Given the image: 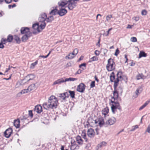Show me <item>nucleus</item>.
Masks as SVG:
<instances>
[{"mask_svg": "<svg viewBox=\"0 0 150 150\" xmlns=\"http://www.w3.org/2000/svg\"><path fill=\"white\" fill-rule=\"evenodd\" d=\"M1 42H2L3 44H5L7 42V40L2 38L1 40Z\"/></svg>", "mask_w": 150, "mask_h": 150, "instance_id": "nucleus-43", "label": "nucleus"}, {"mask_svg": "<svg viewBox=\"0 0 150 150\" xmlns=\"http://www.w3.org/2000/svg\"><path fill=\"white\" fill-rule=\"evenodd\" d=\"M130 40L132 42H135L137 41V39L136 37H132L130 38Z\"/></svg>", "mask_w": 150, "mask_h": 150, "instance_id": "nucleus-41", "label": "nucleus"}, {"mask_svg": "<svg viewBox=\"0 0 150 150\" xmlns=\"http://www.w3.org/2000/svg\"><path fill=\"white\" fill-rule=\"evenodd\" d=\"M76 141L79 144L81 145L83 144V140L80 136L79 135L77 136L76 137Z\"/></svg>", "mask_w": 150, "mask_h": 150, "instance_id": "nucleus-24", "label": "nucleus"}, {"mask_svg": "<svg viewBox=\"0 0 150 150\" xmlns=\"http://www.w3.org/2000/svg\"><path fill=\"white\" fill-rule=\"evenodd\" d=\"M68 8L70 10H72L76 6V3L74 0H68L67 1Z\"/></svg>", "mask_w": 150, "mask_h": 150, "instance_id": "nucleus-5", "label": "nucleus"}, {"mask_svg": "<svg viewBox=\"0 0 150 150\" xmlns=\"http://www.w3.org/2000/svg\"><path fill=\"white\" fill-rule=\"evenodd\" d=\"M147 13V12L146 10H143L141 13V14L142 15L145 16L146 15Z\"/></svg>", "mask_w": 150, "mask_h": 150, "instance_id": "nucleus-48", "label": "nucleus"}, {"mask_svg": "<svg viewBox=\"0 0 150 150\" xmlns=\"http://www.w3.org/2000/svg\"><path fill=\"white\" fill-rule=\"evenodd\" d=\"M144 76L142 74H139L136 76V79L137 80H139L140 79H144Z\"/></svg>", "mask_w": 150, "mask_h": 150, "instance_id": "nucleus-36", "label": "nucleus"}, {"mask_svg": "<svg viewBox=\"0 0 150 150\" xmlns=\"http://www.w3.org/2000/svg\"><path fill=\"white\" fill-rule=\"evenodd\" d=\"M58 10L57 8L53 9L51 10L50 13V14H51L52 15H55L57 13V14Z\"/></svg>", "mask_w": 150, "mask_h": 150, "instance_id": "nucleus-28", "label": "nucleus"}, {"mask_svg": "<svg viewBox=\"0 0 150 150\" xmlns=\"http://www.w3.org/2000/svg\"><path fill=\"white\" fill-rule=\"evenodd\" d=\"M108 112L109 109L108 107H106L102 110V113L105 116L108 113Z\"/></svg>", "mask_w": 150, "mask_h": 150, "instance_id": "nucleus-27", "label": "nucleus"}, {"mask_svg": "<svg viewBox=\"0 0 150 150\" xmlns=\"http://www.w3.org/2000/svg\"><path fill=\"white\" fill-rule=\"evenodd\" d=\"M147 54L143 51H140L139 54V58H140L142 57H146Z\"/></svg>", "mask_w": 150, "mask_h": 150, "instance_id": "nucleus-31", "label": "nucleus"}, {"mask_svg": "<svg viewBox=\"0 0 150 150\" xmlns=\"http://www.w3.org/2000/svg\"><path fill=\"white\" fill-rule=\"evenodd\" d=\"M38 61H36L35 62L32 63L31 64V66L30 68L31 69H33L34 68L35 65H36L38 63Z\"/></svg>", "mask_w": 150, "mask_h": 150, "instance_id": "nucleus-40", "label": "nucleus"}, {"mask_svg": "<svg viewBox=\"0 0 150 150\" xmlns=\"http://www.w3.org/2000/svg\"><path fill=\"white\" fill-rule=\"evenodd\" d=\"M81 136L83 138L85 139V142H88V139L86 138V135L85 133L83 132L81 134Z\"/></svg>", "mask_w": 150, "mask_h": 150, "instance_id": "nucleus-38", "label": "nucleus"}, {"mask_svg": "<svg viewBox=\"0 0 150 150\" xmlns=\"http://www.w3.org/2000/svg\"><path fill=\"white\" fill-rule=\"evenodd\" d=\"M98 57L94 56L91 58V60L90 62L93 61H97L98 60Z\"/></svg>", "mask_w": 150, "mask_h": 150, "instance_id": "nucleus-42", "label": "nucleus"}, {"mask_svg": "<svg viewBox=\"0 0 150 150\" xmlns=\"http://www.w3.org/2000/svg\"><path fill=\"white\" fill-rule=\"evenodd\" d=\"M58 97L62 99L65 100L68 98L69 94L67 92H65L63 93H60L58 94Z\"/></svg>", "mask_w": 150, "mask_h": 150, "instance_id": "nucleus-12", "label": "nucleus"}, {"mask_svg": "<svg viewBox=\"0 0 150 150\" xmlns=\"http://www.w3.org/2000/svg\"><path fill=\"white\" fill-rule=\"evenodd\" d=\"M5 2L7 4L11 3L12 1V0H4Z\"/></svg>", "mask_w": 150, "mask_h": 150, "instance_id": "nucleus-57", "label": "nucleus"}, {"mask_svg": "<svg viewBox=\"0 0 150 150\" xmlns=\"http://www.w3.org/2000/svg\"><path fill=\"white\" fill-rule=\"evenodd\" d=\"M69 92L71 98H74L75 97V92L74 91L69 90Z\"/></svg>", "mask_w": 150, "mask_h": 150, "instance_id": "nucleus-37", "label": "nucleus"}, {"mask_svg": "<svg viewBox=\"0 0 150 150\" xmlns=\"http://www.w3.org/2000/svg\"><path fill=\"white\" fill-rule=\"evenodd\" d=\"M28 115L31 117H33V114L32 113V110H30L28 111Z\"/></svg>", "mask_w": 150, "mask_h": 150, "instance_id": "nucleus-50", "label": "nucleus"}, {"mask_svg": "<svg viewBox=\"0 0 150 150\" xmlns=\"http://www.w3.org/2000/svg\"><path fill=\"white\" fill-rule=\"evenodd\" d=\"M13 38V36L11 35H9L8 36L7 38V41L8 42H11L12 41Z\"/></svg>", "mask_w": 150, "mask_h": 150, "instance_id": "nucleus-34", "label": "nucleus"}, {"mask_svg": "<svg viewBox=\"0 0 150 150\" xmlns=\"http://www.w3.org/2000/svg\"><path fill=\"white\" fill-rule=\"evenodd\" d=\"M11 68H14V69L16 68V67H12V66H9V68H8V69H6V71H5V72H8V71L9 70H10V69H11Z\"/></svg>", "mask_w": 150, "mask_h": 150, "instance_id": "nucleus-56", "label": "nucleus"}, {"mask_svg": "<svg viewBox=\"0 0 150 150\" xmlns=\"http://www.w3.org/2000/svg\"><path fill=\"white\" fill-rule=\"evenodd\" d=\"M132 127L133 128H132V129L131 130V131H134L136 129L138 128V125H135V126H133Z\"/></svg>", "mask_w": 150, "mask_h": 150, "instance_id": "nucleus-52", "label": "nucleus"}, {"mask_svg": "<svg viewBox=\"0 0 150 150\" xmlns=\"http://www.w3.org/2000/svg\"><path fill=\"white\" fill-rule=\"evenodd\" d=\"M12 129L11 128H9L7 129L4 132V134L5 137L7 138H9L12 132Z\"/></svg>", "mask_w": 150, "mask_h": 150, "instance_id": "nucleus-14", "label": "nucleus"}, {"mask_svg": "<svg viewBox=\"0 0 150 150\" xmlns=\"http://www.w3.org/2000/svg\"><path fill=\"white\" fill-rule=\"evenodd\" d=\"M71 147H72L73 146H75L76 145V142L74 141L73 142L72 141L71 142Z\"/></svg>", "mask_w": 150, "mask_h": 150, "instance_id": "nucleus-53", "label": "nucleus"}, {"mask_svg": "<svg viewBox=\"0 0 150 150\" xmlns=\"http://www.w3.org/2000/svg\"><path fill=\"white\" fill-rule=\"evenodd\" d=\"M29 91L28 88L27 89H24L22 90L21 91L20 93L21 94H24L26 93H27Z\"/></svg>", "mask_w": 150, "mask_h": 150, "instance_id": "nucleus-45", "label": "nucleus"}, {"mask_svg": "<svg viewBox=\"0 0 150 150\" xmlns=\"http://www.w3.org/2000/svg\"><path fill=\"white\" fill-rule=\"evenodd\" d=\"M142 90V89L141 87H139L138 88L134 93L133 97L134 98H137L139 94L141 92Z\"/></svg>", "mask_w": 150, "mask_h": 150, "instance_id": "nucleus-18", "label": "nucleus"}, {"mask_svg": "<svg viewBox=\"0 0 150 150\" xmlns=\"http://www.w3.org/2000/svg\"><path fill=\"white\" fill-rule=\"evenodd\" d=\"M148 104H144V105L141 106L139 109V110H141L144 108Z\"/></svg>", "mask_w": 150, "mask_h": 150, "instance_id": "nucleus-49", "label": "nucleus"}, {"mask_svg": "<svg viewBox=\"0 0 150 150\" xmlns=\"http://www.w3.org/2000/svg\"><path fill=\"white\" fill-rule=\"evenodd\" d=\"M120 52L118 48H117L115 50V53L114 55L116 56H117V55L119 54Z\"/></svg>", "mask_w": 150, "mask_h": 150, "instance_id": "nucleus-51", "label": "nucleus"}, {"mask_svg": "<svg viewBox=\"0 0 150 150\" xmlns=\"http://www.w3.org/2000/svg\"><path fill=\"white\" fill-rule=\"evenodd\" d=\"M47 17V15L45 13H42L39 16L38 20L39 22L42 23L40 25V26L41 30L43 29L45 27L46 24L45 21H46Z\"/></svg>", "mask_w": 150, "mask_h": 150, "instance_id": "nucleus-2", "label": "nucleus"}, {"mask_svg": "<svg viewBox=\"0 0 150 150\" xmlns=\"http://www.w3.org/2000/svg\"><path fill=\"white\" fill-rule=\"evenodd\" d=\"M111 74L110 76V81L111 82H113L115 79V76L114 75V72H112L111 73Z\"/></svg>", "mask_w": 150, "mask_h": 150, "instance_id": "nucleus-32", "label": "nucleus"}, {"mask_svg": "<svg viewBox=\"0 0 150 150\" xmlns=\"http://www.w3.org/2000/svg\"><path fill=\"white\" fill-rule=\"evenodd\" d=\"M53 20V17L52 16H51L49 17L46 18V21L47 23H50Z\"/></svg>", "mask_w": 150, "mask_h": 150, "instance_id": "nucleus-29", "label": "nucleus"}, {"mask_svg": "<svg viewBox=\"0 0 150 150\" xmlns=\"http://www.w3.org/2000/svg\"><path fill=\"white\" fill-rule=\"evenodd\" d=\"M85 85L83 83H81L78 86L77 91L79 92L83 93L85 89Z\"/></svg>", "mask_w": 150, "mask_h": 150, "instance_id": "nucleus-9", "label": "nucleus"}, {"mask_svg": "<svg viewBox=\"0 0 150 150\" xmlns=\"http://www.w3.org/2000/svg\"><path fill=\"white\" fill-rule=\"evenodd\" d=\"M67 4V1L65 0H62L59 2L58 3L59 6H61L62 7L64 6Z\"/></svg>", "mask_w": 150, "mask_h": 150, "instance_id": "nucleus-21", "label": "nucleus"}, {"mask_svg": "<svg viewBox=\"0 0 150 150\" xmlns=\"http://www.w3.org/2000/svg\"><path fill=\"white\" fill-rule=\"evenodd\" d=\"M13 125L16 127L18 128L20 126V120L19 119L15 120H14Z\"/></svg>", "mask_w": 150, "mask_h": 150, "instance_id": "nucleus-26", "label": "nucleus"}, {"mask_svg": "<svg viewBox=\"0 0 150 150\" xmlns=\"http://www.w3.org/2000/svg\"><path fill=\"white\" fill-rule=\"evenodd\" d=\"M116 121V119L113 117L110 118L105 122V127L113 125Z\"/></svg>", "mask_w": 150, "mask_h": 150, "instance_id": "nucleus-6", "label": "nucleus"}, {"mask_svg": "<svg viewBox=\"0 0 150 150\" xmlns=\"http://www.w3.org/2000/svg\"><path fill=\"white\" fill-rule=\"evenodd\" d=\"M31 36V35H25L21 38L23 42H25L28 38Z\"/></svg>", "mask_w": 150, "mask_h": 150, "instance_id": "nucleus-25", "label": "nucleus"}, {"mask_svg": "<svg viewBox=\"0 0 150 150\" xmlns=\"http://www.w3.org/2000/svg\"><path fill=\"white\" fill-rule=\"evenodd\" d=\"M95 135V132L93 129L90 128L87 131V135L91 138L93 137Z\"/></svg>", "mask_w": 150, "mask_h": 150, "instance_id": "nucleus-15", "label": "nucleus"}, {"mask_svg": "<svg viewBox=\"0 0 150 150\" xmlns=\"http://www.w3.org/2000/svg\"><path fill=\"white\" fill-rule=\"evenodd\" d=\"M111 108L112 112L115 113V110L117 109H120V107L119 104H112Z\"/></svg>", "mask_w": 150, "mask_h": 150, "instance_id": "nucleus-16", "label": "nucleus"}, {"mask_svg": "<svg viewBox=\"0 0 150 150\" xmlns=\"http://www.w3.org/2000/svg\"><path fill=\"white\" fill-rule=\"evenodd\" d=\"M67 13V10L65 8H61L58 11L57 14L60 16H63Z\"/></svg>", "mask_w": 150, "mask_h": 150, "instance_id": "nucleus-17", "label": "nucleus"}, {"mask_svg": "<svg viewBox=\"0 0 150 150\" xmlns=\"http://www.w3.org/2000/svg\"><path fill=\"white\" fill-rule=\"evenodd\" d=\"M95 130L97 135H98L99 134V129L96 128V129Z\"/></svg>", "mask_w": 150, "mask_h": 150, "instance_id": "nucleus-64", "label": "nucleus"}, {"mask_svg": "<svg viewBox=\"0 0 150 150\" xmlns=\"http://www.w3.org/2000/svg\"><path fill=\"white\" fill-rule=\"evenodd\" d=\"M95 53L96 55L98 56L100 54V52L99 51L96 50L95 51Z\"/></svg>", "mask_w": 150, "mask_h": 150, "instance_id": "nucleus-60", "label": "nucleus"}, {"mask_svg": "<svg viewBox=\"0 0 150 150\" xmlns=\"http://www.w3.org/2000/svg\"><path fill=\"white\" fill-rule=\"evenodd\" d=\"M35 111L38 113H40L42 111V106L40 105H37L35 107Z\"/></svg>", "mask_w": 150, "mask_h": 150, "instance_id": "nucleus-20", "label": "nucleus"}, {"mask_svg": "<svg viewBox=\"0 0 150 150\" xmlns=\"http://www.w3.org/2000/svg\"><path fill=\"white\" fill-rule=\"evenodd\" d=\"M44 108L47 110L56 108L57 104H43Z\"/></svg>", "mask_w": 150, "mask_h": 150, "instance_id": "nucleus-4", "label": "nucleus"}, {"mask_svg": "<svg viewBox=\"0 0 150 150\" xmlns=\"http://www.w3.org/2000/svg\"><path fill=\"white\" fill-rule=\"evenodd\" d=\"M112 18V15H108L106 17V19L107 21H109L110 18Z\"/></svg>", "mask_w": 150, "mask_h": 150, "instance_id": "nucleus-44", "label": "nucleus"}, {"mask_svg": "<svg viewBox=\"0 0 150 150\" xmlns=\"http://www.w3.org/2000/svg\"><path fill=\"white\" fill-rule=\"evenodd\" d=\"M78 52V49L76 48L74 49L73 52L72 53L75 57Z\"/></svg>", "mask_w": 150, "mask_h": 150, "instance_id": "nucleus-39", "label": "nucleus"}, {"mask_svg": "<svg viewBox=\"0 0 150 150\" xmlns=\"http://www.w3.org/2000/svg\"><path fill=\"white\" fill-rule=\"evenodd\" d=\"M97 126H99L100 127H102L103 125L105 126V122L103 118L100 117L97 119Z\"/></svg>", "mask_w": 150, "mask_h": 150, "instance_id": "nucleus-11", "label": "nucleus"}, {"mask_svg": "<svg viewBox=\"0 0 150 150\" xmlns=\"http://www.w3.org/2000/svg\"><path fill=\"white\" fill-rule=\"evenodd\" d=\"M21 33L25 35H31V33L29 31V28L28 27H22L21 29Z\"/></svg>", "mask_w": 150, "mask_h": 150, "instance_id": "nucleus-7", "label": "nucleus"}, {"mask_svg": "<svg viewBox=\"0 0 150 150\" xmlns=\"http://www.w3.org/2000/svg\"><path fill=\"white\" fill-rule=\"evenodd\" d=\"M95 86V81H93L91 82L90 84L91 88L94 87Z\"/></svg>", "mask_w": 150, "mask_h": 150, "instance_id": "nucleus-47", "label": "nucleus"}, {"mask_svg": "<svg viewBox=\"0 0 150 150\" xmlns=\"http://www.w3.org/2000/svg\"><path fill=\"white\" fill-rule=\"evenodd\" d=\"M122 73V72L120 71H119L118 72L117 74V78L116 79H115V80L113 82H114V90L113 92V94L114 96L115 95L116 96H118L117 91L116 90V89L117 86L118 85V83L119 81V78H122V76H121Z\"/></svg>", "mask_w": 150, "mask_h": 150, "instance_id": "nucleus-1", "label": "nucleus"}, {"mask_svg": "<svg viewBox=\"0 0 150 150\" xmlns=\"http://www.w3.org/2000/svg\"><path fill=\"white\" fill-rule=\"evenodd\" d=\"M14 39L16 41L17 43L19 44L21 42L20 38L16 35L14 36Z\"/></svg>", "mask_w": 150, "mask_h": 150, "instance_id": "nucleus-33", "label": "nucleus"}, {"mask_svg": "<svg viewBox=\"0 0 150 150\" xmlns=\"http://www.w3.org/2000/svg\"><path fill=\"white\" fill-rule=\"evenodd\" d=\"M35 78V75L33 74H30L28 75L25 77L24 80H26L27 81H28L30 80H33Z\"/></svg>", "mask_w": 150, "mask_h": 150, "instance_id": "nucleus-19", "label": "nucleus"}, {"mask_svg": "<svg viewBox=\"0 0 150 150\" xmlns=\"http://www.w3.org/2000/svg\"><path fill=\"white\" fill-rule=\"evenodd\" d=\"M64 82H66V81H69V78H64Z\"/></svg>", "mask_w": 150, "mask_h": 150, "instance_id": "nucleus-62", "label": "nucleus"}, {"mask_svg": "<svg viewBox=\"0 0 150 150\" xmlns=\"http://www.w3.org/2000/svg\"><path fill=\"white\" fill-rule=\"evenodd\" d=\"M108 63L106 67L108 71H111L115 69V64L113 59H109L108 60Z\"/></svg>", "mask_w": 150, "mask_h": 150, "instance_id": "nucleus-3", "label": "nucleus"}, {"mask_svg": "<svg viewBox=\"0 0 150 150\" xmlns=\"http://www.w3.org/2000/svg\"><path fill=\"white\" fill-rule=\"evenodd\" d=\"M32 28L34 29H36L38 33L40 32L42 30H40V25L39 26V24L38 23H35L33 24L32 26Z\"/></svg>", "mask_w": 150, "mask_h": 150, "instance_id": "nucleus-22", "label": "nucleus"}, {"mask_svg": "<svg viewBox=\"0 0 150 150\" xmlns=\"http://www.w3.org/2000/svg\"><path fill=\"white\" fill-rule=\"evenodd\" d=\"M72 53H70L68 54L66 56L65 58L66 59H71L74 58L75 56Z\"/></svg>", "mask_w": 150, "mask_h": 150, "instance_id": "nucleus-30", "label": "nucleus"}, {"mask_svg": "<svg viewBox=\"0 0 150 150\" xmlns=\"http://www.w3.org/2000/svg\"><path fill=\"white\" fill-rule=\"evenodd\" d=\"M4 47V46L3 44L1 42H0V48L2 49Z\"/></svg>", "mask_w": 150, "mask_h": 150, "instance_id": "nucleus-63", "label": "nucleus"}, {"mask_svg": "<svg viewBox=\"0 0 150 150\" xmlns=\"http://www.w3.org/2000/svg\"><path fill=\"white\" fill-rule=\"evenodd\" d=\"M39 85L40 84H37V83H33L28 86V90L29 91H30L35 88H37Z\"/></svg>", "mask_w": 150, "mask_h": 150, "instance_id": "nucleus-13", "label": "nucleus"}, {"mask_svg": "<svg viewBox=\"0 0 150 150\" xmlns=\"http://www.w3.org/2000/svg\"><path fill=\"white\" fill-rule=\"evenodd\" d=\"M133 19L135 20L136 21H138L139 19V17L136 16L133 18Z\"/></svg>", "mask_w": 150, "mask_h": 150, "instance_id": "nucleus-59", "label": "nucleus"}, {"mask_svg": "<svg viewBox=\"0 0 150 150\" xmlns=\"http://www.w3.org/2000/svg\"><path fill=\"white\" fill-rule=\"evenodd\" d=\"M82 70L80 69H79L78 71L76 72V74H79L81 73Z\"/></svg>", "mask_w": 150, "mask_h": 150, "instance_id": "nucleus-61", "label": "nucleus"}, {"mask_svg": "<svg viewBox=\"0 0 150 150\" xmlns=\"http://www.w3.org/2000/svg\"><path fill=\"white\" fill-rule=\"evenodd\" d=\"M86 64L85 63H83L79 65V67L81 68L82 66H83V67H86Z\"/></svg>", "mask_w": 150, "mask_h": 150, "instance_id": "nucleus-58", "label": "nucleus"}, {"mask_svg": "<svg viewBox=\"0 0 150 150\" xmlns=\"http://www.w3.org/2000/svg\"><path fill=\"white\" fill-rule=\"evenodd\" d=\"M51 51H50L49 52L48 54L46 56H44V55H40L39 56L40 57H42V58H47L49 55V54L51 53Z\"/></svg>", "mask_w": 150, "mask_h": 150, "instance_id": "nucleus-46", "label": "nucleus"}, {"mask_svg": "<svg viewBox=\"0 0 150 150\" xmlns=\"http://www.w3.org/2000/svg\"><path fill=\"white\" fill-rule=\"evenodd\" d=\"M97 119L94 120L92 119H91L89 120L88 122V124H86V125L88 126V125H89L92 127L97 126Z\"/></svg>", "mask_w": 150, "mask_h": 150, "instance_id": "nucleus-8", "label": "nucleus"}, {"mask_svg": "<svg viewBox=\"0 0 150 150\" xmlns=\"http://www.w3.org/2000/svg\"><path fill=\"white\" fill-rule=\"evenodd\" d=\"M146 132H147L149 133H150V124L148 126Z\"/></svg>", "mask_w": 150, "mask_h": 150, "instance_id": "nucleus-55", "label": "nucleus"}, {"mask_svg": "<svg viewBox=\"0 0 150 150\" xmlns=\"http://www.w3.org/2000/svg\"><path fill=\"white\" fill-rule=\"evenodd\" d=\"M48 102L49 103H57L58 102V100L55 96H51L49 98Z\"/></svg>", "mask_w": 150, "mask_h": 150, "instance_id": "nucleus-10", "label": "nucleus"}, {"mask_svg": "<svg viewBox=\"0 0 150 150\" xmlns=\"http://www.w3.org/2000/svg\"><path fill=\"white\" fill-rule=\"evenodd\" d=\"M107 144V143L105 142H102L98 145V148H101L103 146H105Z\"/></svg>", "mask_w": 150, "mask_h": 150, "instance_id": "nucleus-35", "label": "nucleus"}, {"mask_svg": "<svg viewBox=\"0 0 150 150\" xmlns=\"http://www.w3.org/2000/svg\"><path fill=\"white\" fill-rule=\"evenodd\" d=\"M71 64L70 62H69L66 64L65 66V68H67L69 67H71Z\"/></svg>", "mask_w": 150, "mask_h": 150, "instance_id": "nucleus-54", "label": "nucleus"}, {"mask_svg": "<svg viewBox=\"0 0 150 150\" xmlns=\"http://www.w3.org/2000/svg\"><path fill=\"white\" fill-rule=\"evenodd\" d=\"M62 83H64V78H61L54 81L53 83V85L57 84H60Z\"/></svg>", "mask_w": 150, "mask_h": 150, "instance_id": "nucleus-23", "label": "nucleus"}]
</instances>
